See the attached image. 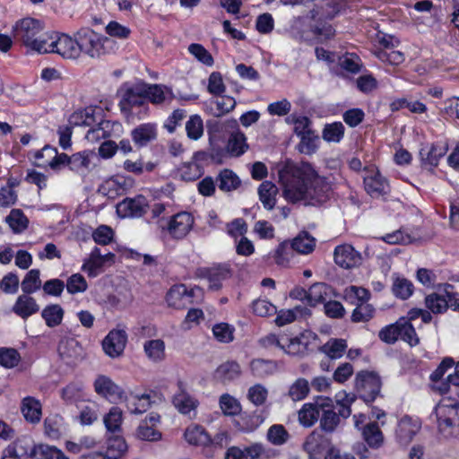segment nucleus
I'll use <instances>...</instances> for the list:
<instances>
[{
  "mask_svg": "<svg viewBox=\"0 0 459 459\" xmlns=\"http://www.w3.org/2000/svg\"><path fill=\"white\" fill-rule=\"evenodd\" d=\"M5 222L15 234L22 233L29 225L28 218L20 209H13L9 215L5 217Z\"/></svg>",
  "mask_w": 459,
  "mask_h": 459,
  "instance_id": "nucleus-32",
  "label": "nucleus"
},
{
  "mask_svg": "<svg viewBox=\"0 0 459 459\" xmlns=\"http://www.w3.org/2000/svg\"><path fill=\"white\" fill-rule=\"evenodd\" d=\"M21 411L27 422L37 424L41 420L42 406L38 399L32 396H27L22 401Z\"/></svg>",
  "mask_w": 459,
  "mask_h": 459,
  "instance_id": "nucleus-20",
  "label": "nucleus"
},
{
  "mask_svg": "<svg viewBox=\"0 0 459 459\" xmlns=\"http://www.w3.org/2000/svg\"><path fill=\"white\" fill-rule=\"evenodd\" d=\"M57 33H48V32H40L38 39L35 44L32 45L30 49L37 51L38 53H53L55 47V43L52 44L53 39L56 38Z\"/></svg>",
  "mask_w": 459,
  "mask_h": 459,
  "instance_id": "nucleus-41",
  "label": "nucleus"
},
{
  "mask_svg": "<svg viewBox=\"0 0 459 459\" xmlns=\"http://www.w3.org/2000/svg\"><path fill=\"white\" fill-rule=\"evenodd\" d=\"M439 432L445 437L459 435V402L450 397L443 398L435 408Z\"/></svg>",
  "mask_w": 459,
  "mask_h": 459,
  "instance_id": "nucleus-2",
  "label": "nucleus"
},
{
  "mask_svg": "<svg viewBox=\"0 0 459 459\" xmlns=\"http://www.w3.org/2000/svg\"><path fill=\"white\" fill-rule=\"evenodd\" d=\"M333 258L335 264L344 269L357 267L362 261L359 252L349 244L337 246L333 252Z\"/></svg>",
  "mask_w": 459,
  "mask_h": 459,
  "instance_id": "nucleus-10",
  "label": "nucleus"
},
{
  "mask_svg": "<svg viewBox=\"0 0 459 459\" xmlns=\"http://www.w3.org/2000/svg\"><path fill=\"white\" fill-rule=\"evenodd\" d=\"M400 339L408 342L411 346L419 344L420 339L412 325L405 318H401Z\"/></svg>",
  "mask_w": 459,
  "mask_h": 459,
  "instance_id": "nucleus-57",
  "label": "nucleus"
},
{
  "mask_svg": "<svg viewBox=\"0 0 459 459\" xmlns=\"http://www.w3.org/2000/svg\"><path fill=\"white\" fill-rule=\"evenodd\" d=\"M218 186L221 191L230 192L240 186V179L230 169H223L217 178Z\"/></svg>",
  "mask_w": 459,
  "mask_h": 459,
  "instance_id": "nucleus-35",
  "label": "nucleus"
},
{
  "mask_svg": "<svg viewBox=\"0 0 459 459\" xmlns=\"http://www.w3.org/2000/svg\"><path fill=\"white\" fill-rule=\"evenodd\" d=\"M394 294L402 299H408L413 292V284L404 278H397L393 284Z\"/></svg>",
  "mask_w": 459,
  "mask_h": 459,
  "instance_id": "nucleus-61",
  "label": "nucleus"
},
{
  "mask_svg": "<svg viewBox=\"0 0 459 459\" xmlns=\"http://www.w3.org/2000/svg\"><path fill=\"white\" fill-rule=\"evenodd\" d=\"M241 375L240 365L234 360H228L221 364L214 372V378L223 384L238 378Z\"/></svg>",
  "mask_w": 459,
  "mask_h": 459,
  "instance_id": "nucleus-22",
  "label": "nucleus"
},
{
  "mask_svg": "<svg viewBox=\"0 0 459 459\" xmlns=\"http://www.w3.org/2000/svg\"><path fill=\"white\" fill-rule=\"evenodd\" d=\"M145 100L147 99L153 104H161L170 102L174 99V94L169 87L161 84L143 85Z\"/></svg>",
  "mask_w": 459,
  "mask_h": 459,
  "instance_id": "nucleus-18",
  "label": "nucleus"
},
{
  "mask_svg": "<svg viewBox=\"0 0 459 459\" xmlns=\"http://www.w3.org/2000/svg\"><path fill=\"white\" fill-rule=\"evenodd\" d=\"M64 314V309L58 304L47 306L41 312V316L48 327L59 325L62 323Z\"/></svg>",
  "mask_w": 459,
  "mask_h": 459,
  "instance_id": "nucleus-34",
  "label": "nucleus"
},
{
  "mask_svg": "<svg viewBox=\"0 0 459 459\" xmlns=\"http://www.w3.org/2000/svg\"><path fill=\"white\" fill-rule=\"evenodd\" d=\"M33 459H68L56 446L39 445L33 450Z\"/></svg>",
  "mask_w": 459,
  "mask_h": 459,
  "instance_id": "nucleus-45",
  "label": "nucleus"
},
{
  "mask_svg": "<svg viewBox=\"0 0 459 459\" xmlns=\"http://www.w3.org/2000/svg\"><path fill=\"white\" fill-rule=\"evenodd\" d=\"M186 441L193 446H209L211 437L205 429L197 424L188 426L184 433Z\"/></svg>",
  "mask_w": 459,
  "mask_h": 459,
  "instance_id": "nucleus-23",
  "label": "nucleus"
},
{
  "mask_svg": "<svg viewBox=\"0 0 459 459\" xmlns=\"http://www.w3.org/2000/svg\"><path fill=\"white\" fill-rule=\"evenodd\" d=\"M22 290L25 294H31L41 287L40 271L39 269L30 270L21 283Z\"/></svg>",
  "mask_w": 459,
  "mask_h": 459,
  "instance_id": "nucleus-36",
  "label": "nucleus"
},
{
  "mask_svg": "<svg viewBox=\"0 0 459 459\" xmlns=\"http://www.w3.org/2000/svg\"><path fill=\"white\" fill-rule=\"evenodd\" d=\"M186 130L190 139H199L204 133V125L201 117L198 115L191 116L186 124Z\"/></svg>",
  "mask_w": 459,
  "mask_h": 459,
  "instance_id": "nucleus-56",
  "label": "nucleus"
},
{
  "mask_svg": "<svg viewBox=\"0 0 459 459\" xmlns=\"http://www.w3.org/2000/svg\"><path fill=\"white\" fill-rule=\"evenodd\" d=\"M289 437V433L282 425H273L267 432L268 440L274 446L285 444Z\"/></svg>",
  "mask_w": 459,
  "mask_h": 459,
  "instance_id": "nucleus-60",
  "label": "nucleus"
},
{
  "mask_svg": "<svg viewBox=\"0 0 459 459\" xmlns=\"http://www.w3.org/2000/svg\"><path fill=\"white\" fill-rule=\"evenodd\" d=\"M13 450L20 455V456L27 459L31 457L33 459V450L36 446L33 443L31 437L22 436L18 437L15 441L9 445Z\"/></svg>",
  "mask_w": 459,
  "mask_h": 459,
  "instance_id": "nucleus-39",
  "label": "nucleus"
},
{
  "mask_svg": "<svg viewBox=\"0 0 459 459\" xmlns=\"http://www.w3.org/2000/svg\"><path fill=\"white\" fill-rule=\"evenodd\" d=\"M104 424L108 431L118 432L122 424V410L118 407H112L108 413L104 417Z\"/></svg>",
  "mask_w": 459,
  "mask_h": 459,
  "instance_id": "nucleus-49",
  "label": "nucleus"
},
{
  "mask_svg": "<svg viewBox=\"0 0 459 459\" xmlns=\"http://www.w3.org/2000/svg\"><path fill=\"white\" fill-rule=\"evenodd\" d=\"M55 43L53 53H56L66 59L79 58L78 40L76 37L72 38L67 34H57L56 39H53L52 44Z\"/></svg>",
  "mask_w": 459,
  "mask_h": 459,
  "instance_id": "nucleus-13",
  "label": "nucleus"
},
{
  "mask_svg": "<svg viewBox=\"0 0 459 459\" xmlns=\"http://www.w3.org/2000/svg\"><path fill=\"white\" fill-rule=\"evenodd\" d=\"M63 399L69 403H76L84 400L85 394L81 383H71L62 390Z\"/></svg>",
  "mask_w": 459,
  "mask_h": 459,
  "instance_id": "nucleus-43",
  "label": "nucleus"
},
{
  "mask_svg": "<svg viewBox=\"0 0 459 459\" xmlns=\"http://www.w3.org/2000/svg\"><path fill=\"white\" fill-rule=\"evenodd\" d=\"M202 295V289L195 287L188 290L183 284L175 285L170 288L166 296L167 303L169 307L183 309L193 303V297Z\"/></svg>",
  "mask_w": 459,
  "mask_h": 459,
  "instance_id": "nucleus-7",
  "label": "nucleus"
},
{
  "mask_svg": "<svg viewBox=\"0 0 459 459\" xmlns=\"http://www.w3.org/2000/svg\"><path fill=\"white\" fill-rule=\"evenodd\" d=\"M95 392L109 400L112 403H116L123 398V390L111 378L107 376L100 375L94 381Z\"/></svg>",
  "mask_w": 459,
  "mask_h": 459,
  "instance_id": "nucleus-12",
  "label": "nucleus"
},
{
  "mask_svg": "<svg viewBox=\"0 0 459 459\" xmlns=\"http://www.w3.org/2000/svg\"><path fill=\"white\" fill-rule=\"evenodd\" d=\"M363 179L365 189L371 196L378 197L386 193L388 183L378 170L375 169H367Z\"/></svg>",
  "mask_w": 459,
  "mask_h": 459,
  "instance_id": "nucleus-14",
  "label": "nucleus"
},
{
  "mask_svg": "<svg viewBox=\"0 0 459 459\" xmlns=\"http://www.w3.org/2000/svg\"><path fill=\"white\" fill-rule=\"evenodd\" d=\"M148 209L147 199L143 195L126 198L117 206V212L121 217H141Z\"/></svg>",
  "mask_w": 459,
  "mask_h": 459,
  "instance_id": "nucleus-11",
  "label": "nucleus"
},
{
  "mask_svg": "<svg viewBox=\"0 0 459 459\" xmlns=\"http://www.w3.org/2000/svg\"><path fill=\"white\" fill-rule=\"evenodd\" d=\"M279 179L284 197L291 203L307 199L321 203L331 190L326 178L320 177L308 163L287 162L279 171Z\"/></svg>",
  "mask_w": 459,
  "mask_h": 459,
  "instance_id": "nucleus-1",
  "label": "nucleus"
},
{
  "mask_svg": "<svg viewBox=\"0 0 459 459\" xmlns=\"http://www.w3.org/2000/svg\"><path fill=\"white\" fill-rule=\"evenodd\" d=\"M121 111L127 117L134 114L147 113L148 104L143 85H136L125 91L119 102Z\"/></svg>",
  "mask_w": 459,
  "mask_h": 459,
  "instance_id": "nucleus-4",
  "label": "nucleus"
},
{
  "mask_svg": "<svg viewBox=\"0 0 459 459\" xmlns=\"http://www.w3.org/2000/svg\"><path fill=\"white\" fill-rule=\"evenodd\" d=\"M250 370L256 377H265L275 372L276 365L272 360L256 359L250 362Z\"/></svg>",
  "mask_w": 459,
  "mask_h": 459,
  "instance_id": "nucleus-38",
  "label": "nucleus"
},
{
  "mask_svg": "<svg viewBox=\"0 0 459 459\" xmlns=\"http://www.w3.org/2000/svg\"><path fill=\"white\" fill-rule=\"evenodd\" d=\"M356 387L367 403L373 402L380 393L381 381L374 372L361 371L356 377Z\"/></svg>",
  "mask_w": 459,
  "mask_h": 459,
  "instance_id": "nucleus-6",
  "label": "nucleus"
},
{
  "mask_svg": "<svg viewBox=\"0 0 459 459\" xmlns=\"http://www.w3.org/2000/svg\"><path fill=\"white\" fill-rule=\"evenodd\" d=\"M69 123L74 126H91L96 123L95 109L88 107L74 111L69 118Z\"/></svg>",
  "mask_w": 459,
  "mask_h": 459,
  "instance_id": "nucleus-31",
  "label": "nucleus"
},
{
  "mask_svg": "<svg viewBox=\"0 0 459 459\" xmlns=\"http://www.w3.org/2000/svg\"><path fill=\"white\" fill-rule=\"evenodd\" d=\"M21 360L20 353L13 348H0V365L6 368H13Z\"/></svg>",
  "mask_w": 459,
  "mask_h": 459,
  "instance_id": "nucleus-54",
  "label": "nucleus"
},
{
  "mask_svg": "<svg viewBox=\"0 0 459 459\" xmlns=\"http://www.w3.org/2000/svg\"><path fill=\"white\" fill-rule=\"evenodd\" d=\"M212 333L215 339L221 342H230L233 341L234 329L226 323L217 324L212 327Z\"/></svg>",
  "mask_w": 459,
  "mask_h": 459,
  "instance_id": "nucleus-64",
  "label": "nucleus"
},
{
  "mask_svg": "<svg viewBox=\"0 0 459 459\" xmlns=\"http://www.w3.org/2000/svg\"><path fill=\"white\" fill-rule=\"evenodd\" d=\"M354 395L351 394L340 392L336 394V402L340 405V409L337 413L339 415V418L342 417L346 419L351 415V410L350 406L354 402Z\"/></svg>",
  "mask_w": 459,
  "mask_h": 459,
  "instance_id": "nucleus-63",
  "label": "nucleus"
},
{
  "mask_svg": "<svg viewBox=\"0 0 459 459\" xmlns=\"http://www.w3.org/2000/svg\"><path fill=\"white\" fill-rule=\"evenodd\" d=\"M290 249L287 241L279 244L272 255L275 264L280 266H288L292 256Z\"/></svg>",
  "mask_w": 459,
  "mask_h": 459,
  "instance_id": "nucleus-52",
  "label": "nucleus"
},
{
  "mask_svg": "<svg viewBox=\"0 0 459 459\" xmlns=\"http://www.w3.org/2000/svg\"><path fill=\"white\" fill-rule=\"evenodd\" d=\"M246 140L243 133L239 131L232 133L227 144L228 152L233 156L242 155L248 148Z\"/></svg>",
  "mask_w": 459,
  "mask_h": 459,
  "instance_id": "nucleus-37",
  "label": "nucleus"
},
{
  "mask_svg": "<svg viewBox=\"0 0 459 459\" xmlns=\"http://www.w3.org/2000/svg\"><path fill=\"white\" fill-rule=\"evenodd\" d=\"M143 350L147 358L152 362H160L165 359V342L160 339L146 341Z\"/></svg>",
  "mask_w": 459,
  "mask_h": 459,
  "instance_id": "nucleus-30",
  "label": "nucleus"
},
{
  "mask_svg": "<svg viewBox=\"0 0 459 459\" xmlns=\"http://www.w3.org/2000/svg\"><path fill=\"white\" fill-rule=\"evenodd\" d=\"M446 150L447 148L444 145L433 144L430 149H421L420 153L424 162L436 167L440 158L446 154Z\"/></svg>",
  "mask_w": 459,
  "mask_h": 459,
  "instance_id": "nucleus-42",
  "label": "nucleus"
},
{
  "mask_svg": "<svg viewBox=\"0 0 459 459\" xmlns=\"http://www.w3.org/2000/svg\"><path fill=\"white\" fill-rule=\"evenodd\" d=\"M127 446L125 439L117 436L108 441L107 456L110 459H117L124 455Z\"/></svg>",
  "mask_w": 459,
  "mask_h": 459,
  "instance_id": "nucleus-50",
  "label": "nucleus"
},
{
  "mask_svg": "<svg viewBox=\"0 0 459 459\" xmlns=\"http://www.w3.org/2000/svg\"><path fill=\"white\" fill-rule=\"evenodd\" d=\"M370 293L367 289L351 286L345 290V299L352 304L368 302Z\"/></svg>",
  "mask_w": 459,
  "mask_h": 459,
  "instance_id": "nucleus-53",
  "label": "nucleus"
},
{
  "mask_svg": "<svg viewBox=\"0 0 459 459\" xmlns=\"http://www.w3.org/2000/svg\"><path fill=\"white\" fill-rule=\"evenodd\" d=\"M426 307L434 314H442L448 308L446 295L431 293L425 298Z\"/></svg>",
  "mask_w": 459,
  "mask_h": 459,
  "instance_id": "nucleus-44",
  "label": "nucleus"
},
{
  "mask_svg": "<svg viewBox=\"0 0 459 459\" xmlns=\"http://www.w3.org/2000/svg\"><path fill=\"white\" fill-rule=\"evenodd\" d=\"M362 436L371 448H378L384 443V435L377 422L367 424L362 429Z\"/></svg>",
  "mask_w": 459,
  "mask_h": 459,
  "instance_id": "nucleus-28",
  "label": "nucleus"
},
{
  "mask_svg": "<svg viewBox=\"0 0 459 459\" xmlns=\"http://www.w3.org/2000/svg\"><path fill=\"white\" fill-rule=\"evenodd\" d=\"M63 418L58 414L49 415L44 420V432L53 439L58 438L62 434Z\"/></svg>",
  "mask_w": 459,
  "mask_h": 459,
  "instance_id": "nucleus-40",
  "label": "nucleus"
},
{
  "mask_svg": "<svg viewBox=\"0 0 459 459\" xmlns=\"http://www.w3.org/2000/svg\"><path fill=\"white\" fill-rule=\"evenodd\" d=\"M45 152L48 154V160L39 163V167H50L54 170H58L65 165L69 166V156L65 153L58 154L56 148L47 145Z\"/></svg>",
  "mask_w": 459,
  "mask_h": 459,
  "instance_id": "nucleus-27",
  "label": "nucleus"
},
{
  "mask_svg": "<svg viewBox=\"0 0 459 459\" xmlns=\"http://www.w3.org/2000/svg\"><path fill=\"white\" fill-rule=\"evenodd\" d=\"M39 310L36 299L30 294L20 295L13 307V311L20 317L26 319Z\"/></svg>",
  "mask_w": 459,
  "mask_h": 459,
  "instance_id": "nucleus-21",
  "label": "nucleus"
},
{
  "mask_svg": "<svg viewBox=\"0 0 459 459\" xmlns=\"http://www.w3.org/2000/svg\"><path fill=\"white\" fill-rule=\"evenodd\" d=\"M157 135V126L154 123L141 124L131 132L132 140L139 148L144 147L156 140Z\"/></svg>",
  "mask_w": 459,
  "mask_h": 459,
  "instance_id": "nucleus-15",
  "label": "nucleus"
},
{
  "mask_svg": "<svg viewBox=\"0 0 459 459\" xmlns=\"http://www.w3.org/2000/svg\"><path fill=\"white\" fill-rule=\"evenodd\" d=\"M340 66L351 74H357L362 66L360 58L355 54H346L339 59Z\"/></svg>",
  "mask_w": 459,
  "mask_h": 459,
  "instance_id": "nucleus-62",
  "label": "nucleus"
},
{
  "mask_svg": "<svg viewBox=\"0 0 459 459\" xmlns=\"http://www.w3.org/2000/svg\"><path fill=\"white\" fill-rule=\"evenodd\" d=\"M309 390L308 381L299 377L290 386L288 396L294 402L301 401L307 396Z\"/></svg>",
  "mask_w": 459,
  "mask_h": 459,
  "instance_id": "nucleus-46",
  "label": "nucleus"
},
{
  "mask_svg": "<svg viewBox=\"0 0 459 459\" xmlns=\"http://www.w3.org/2000/svg\"><path fill=\"white\" fill-rule=\"evenodd\" d=\"M344 126L341 122L326 125L323 130V138L327 142L338 143L343 137Z\"/></svg>",
  "mask_w": 459,
  "mask_h": 459,
  "instance_id": "nucleus-59",
  "label": "nucleus"
},
{
  "mask_svg": "<svg viewBox=\"0 0 459 459\" xmlns=\"http://www.w3.org/2000/svg\"><path fill=\"white\" fill-rule=\"evenodd\" d=\"M374 307L368 302L357 303L352 312L351 320L356 323L367 322L373 317Z\"/></svg>",
  "mask_w": 459,
  "mask_h": 459,
  "instance_id": "nucleus-51",
  "label": "nucleus"
},
{
  "mask_svg": "<svg viewBox=\"0 0 459 459\" xmlns=\"http://www.w3.org/2000/svg\"><path fill=\"white\" fill-rule=\"evenodd\" d=\"M347 349V342L343 339L332 338L319 348V351L331 359H337L343 356Z\"/></svg>",
  "mask_w": 459,
  "mask_h": 459,
  "instance_id": "nucleus-29",
  "label": "nucleus"
},
{
  "mask_svg": "<svg viewBox=\"0 0 459 459\" xmlns=\"http://www.w3.org/2000/svg\"><path fill=\"white\" fill-rule=\"evenodd\" d=\"M316 241V238L307 231H302L292 239L290 248L297 253L307 255L314 251Z\"/></svg>",
  "mask_w": 459,
  "mask_h": 459,
  "instance_id": "nucleus-24",
  "label": "nucleus"
},
{
  "mask_svg": "<svg viewBox=\"0 0 459 459\" xmlns=\"http://www.w3.org/2000/svg\"><path fill=\"white\" fill-rule=\"evenodd\" d=\"M320 408V426L326 432H333L340 423L339 415L333 411L332 401L328 398L323 399Z\"/></svg>",
  "mask_w": 459,
  "mask_h": 459,
  "instance_id": "nucleus-16",
  "label": "nucleus"
},
{
  "mask_svg": "<svg viewBox=\"0 0 459 459\" xmlns=\"http://www.w3.org/2000/svg\"><path fill=\"white\" fill-rule=\"evenodd\" d=\"M420 429V425L417 420H413L407 416L402 418L396 429L398 441L403 445L409 444L419 432Z\"/></svg>",
  "mask_w": 459,
  "mask_h": 459,
  "instance_id": "nucleus-19",
  "label": "nucleus"
},
{
  "mask_svg": "<svg viewBox=\"0 0 459 459\" xmlns=\"http://www.w3.org/2000/svg\"><path fill=\"white\" fill-rule=\"evenodd\" d=\"M81 351L79 342L74 338L62 340L58 345V352L63 359L76 358Z\"/></svg>",
  "mask_w": 459,
  "mask_h": 459,
  "instance_id": "nucleus-47",
  "label": "nucleus"
},
{
  "mask_svg": "<svg viewBox=\"0 0 459 459\" xmlns=\"http://www.w3.org/2000/svg\"><path fill=\"white\" fill-rule=\"evenodd\" d=\"M277 194L278 187L271 181H264L258 187L259 200L267 210L274 208Z\"/></svg>",
  "mask_w": 459,
  "mask_h": 459,
  "instance_id": "nucleus-25",
  "label": "nucleus"
},
{
  "mask_svg": "<svg viewBox=\"0 0 459 459\" xmlns=\"http://www.w3.org/2000/svg\"><path fill=\"white\" fill-rule=\"evenodd\" d=\"M331 291V287L325 283L317 282L313 284L307 290V304L310 307H315L318 303H325Z\"/></svg>",
  "mask_w": 459,
  "mask_h": 459,
  "instance_id": "nucleus-26",
  "label": "nucleus"
},
{
  "mask_svg": "<svg viewBox=\"0 0 459 459\" xmlns=\"http://www.w3.org/2000/svg\"><path fill=\"white\" fill-rule=\"evenodd\" d=\"M65 287L66 288L68 293L76 294L84 292L88 288V284L85 278L82 274L74 273L67 279Z\"/></svg>",
  "mask_w": 459,
  "mask_h": 459,
  "instance_id": "nucleus-58",
  "label": "nucleus"
},
{
  "mask_svg": "<svg viewBox=\"0 0 459 459\" xmlns=\"http://www.w3.org/2000/svg\"><path fill=\"white\" fill-rule=\"evenodd\" d=\"M151 405V399L148 394L131 395L127 399V408L131 413L142 414L145 412Z\"/></svg>",
  "mask_w": 459,
  "mask_h": 459,
  "instance_id": "nucleus-48",
  "label": "nucleus"
},
{
  "mask_svg": "<svg viewBox=\"0 0 459 459\" xmlns=\"http://www.w3.org/2000/svg\"><path fill=\"white\" fill-rule=\"evenodd\" d=\"M178 393L173 397V404L182 414H190L195 411L198 402L192 397L186 390L183 382L178 383Z\"/></svg>",
  "mask_w": 459,
  "mask_h": 459,
  "instance_id": "nucleus-17",
  "label": "nucleus"
},
{
  "mask_svg": "<svg viewBox=\"0 0 459 459\" xmlns=\"http://www.w3.org/2000/svg\"><path fill=\"white\" fill-rule=\"evenodd\" d=\"M127 342V334L124 330L115 329L110 331L102 341L104 352L110 358L120 357Z\"/></svg>",
  "mask_w": 459,
  "mask_h": 459,
  "instance_id": "nucleus-9",
  "label": "nucleus"
},
{
  "mask_svg": "<svg viewBox=\"0 0 459 459\" xmlns=\"http://www.w3.org/2000/svg\"><path fill=\"white\" fill-rule=\"evenodd\" d=\"M319 404H321V402L303 405L299 411V420L303 426L311 427L317 420L320 416Z\"/></svg>",
  "mask_w": 459,
  "mask_h": 459,
  "instance_id": "nucleus-33",
  "label": "nucleus"
},
{
  "mask_svg": "<svg viewBox=\"0 0 459 459\" xmlns=\"http://www.w3.org/2000/svg\"><path fill=\"white\" fill-rule=\"evenodd\" d=\"M42 31L41 22L33 18H24L17 22L13 27L14 39L30 48L35 44L37 38Z\"/></svg>",
  "mask_w": 459,
  "mask_h": 459,
  "instance_id": "nucleus-5",
  "label": "nucleus"
},
{
  "mask_svg": "<svg viewBox=\"0 0 459 459\" xmlns=\"http://www.w3.org/2000/svg\"><path fill=\"white\" fill-rule=\"evenodd\" d=\"M268 396V390L261 384H256L249 387L247 391L248 400L255 406H261L265 403Z\"/></svg>",
  "mask_w": 459,
  "mask_h": 459,
  "instance_id": "nucleus-55",
  "label": "nucleus"
},
{
  "mask_svg": "<svg viewBox=\"0 0 459 459\" xmlns=\"http://www.w3.org/2000/svg\"><path fill=\"white\" fill-rule=\"evenodd\" d=\"M195 220L191 213L181 212L170 217L167 230L174 239H183L191 231Z\"/></svg>",
  "mask_w": 459,
  "mask_h": 459,
  "instance_id": "nucleus-8",
  "label": "nucleus"
},
{
  "mask_svg": "<svg viewBox=\"0 0 459 459\" xmlns=\"http://www.w3.org/2000/svg\"><path fill=\"white\" fill-rule=\"evenodd\" d=\"M78 40L79 56L81 53L85 54L91 58H100L107 53L105 44L110 40L89 28H82L75 34Z\"/></svg>",
  "mask_w": 459,
  "mask_h": 459,
  "instance_id": "nucleus-3",
  "label": "nucleus"
}]
</instances>
